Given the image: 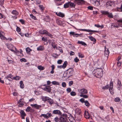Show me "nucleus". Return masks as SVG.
<instances>
[{"label":"nucleus","instance_id":"f257e3e1","mask_svg":"<svg viewBox=\"0 0 122 122\" xmlns=\"http://www.w3.org/2000/svg\"><path fill=\"white\" fill-rule=\"evenodd\" d=\"M103 71V69L99 68L95 69L93 71V73L94 74V76L97 78H100L102 76Z\"/></svg>","mask_w":122,"mask_h":122},{"label":"nucleus","instance_id":"f03ea898","mask_svg":"<svg viewBox=\"0 0 122 122\" xmlns=\"http://www.w3.org/2000/svg\"><path fill=\"white\" fill-rule=\"evenodd\" d=\"M59 119L61 122H66L67 120V115L66 114H63L61 115Z\"/></svg>","mask_w":122,"mask_h":122},{"label":"nucleus","instance_id":"7ed1b4c3","mask_svg":"<svg viewBox=\"0 0 122 122\" xmlns=\"http://www.w3.org/2000/svg\"><path fill=\"white\" fill-rule=\"evenodd\" d=\"M114 5V2L113 1H109L106 3V7L107 8L111 9L112 5Z\"/></svg>","mask_w":122,"mask_h":122},{"label":"nucleus","instance_id":"20e7f679","mask_svg":"<svg viewBox=\"0 0 122 122\" xmlns=\"http://www.w3.org/2000/svg\"><path fill=\"white\" fill-rule=\"evenodd\" d=\"M113 83L112 82H110L109 86V90L110 93L112 95L114 94L113 91Z\"/></svg>","mask_w":122,"mask_h":122},{"label":"nucleus","instance_id":"39448f33","mask_svg":"<svg viewBox=\"0 0 122 122\" xmlns=\"http://www.w3.org/2000/svg\"><path fill=\"white\" fill-rule=\"evenodd\" d=\"M78 91L81 94H86L87 93V90L85 89H78Z\"/></svg>","mask_w":122,"mask_h":122},{"label":"nucleus","instance_id":"423d86ee","mask_svg":"<svg viewBox=\"0 0 122 122\" xmlns=\"http://www.w3.org/2000/svg\"><path fill=\"white\" fill-rule=\"evenodd\" d=\"M30 106L36 109H39L41 107V105H38L37 104H31Z\"/></svg>","mask_w":122,"mask_h":122},{"label":"nucleus","instance_id":"0eeeda50","mask_svg":"<svg viewBox=\"0 0 122 122\" xmlns=\"http://www.w3.org/2000/svg\"><path fill=\"white\" fill-rule=\"evenodd\" d=\"M12 76L11 74H9L7 76L5 77L4 79L5 80V81L6 82L7 80H8L10 81H12V79L11 78Z\"/></svg>","mask_w":122,"mask_h":122},{"label":"nucleus","instance_id":"6e6552de","mask_svg":"<svg viewBox=\"0 0 122 122\" xmlns=\"http://www.w3.org/2000/svg\"><path fill=\"white\" fill-rule=\"evenodd\" d=\"M79 30L83 31H84L88 32H98V31L96 30H91L86 29H79Z\"/></svg>","mask_w":122,"mask_h":122},{"label":"nucleus","instance_id":"1a4fd4ad","mask_svg":"<svg viewBox=\"0 0 122 122\" xmlns=\"http://www.w3.org/2000/svg\"><path fill=\"white\" fill-rule=\"evenodd\" d=\"M53 113L60 115L61 114V113L60 111L58 110H54L53 112Z\"/></svg>","mask_w":122,"mask_h":122},{"label":"nucleus","instance_id":"9d476101","mask_svg":"<svg viewBox=\"0 0 122 122\" xmlns=\"http://www.w3.org/2000/svg\"><path fill=\"white\" fill-rule=\"evenodd\" d=\"M84 115L85 117L86 118H89L90 117V115L88 112L86 110L85 111Z\"/></svg>","mask_w":122,"mask_h":122},{"label":"nucleus","instance_id":"9b49d317","mask_svg":"<svg viewBox=\"0 0 122 122\" xmlns=\"http://www.w3.org/2000/svg\"><path fill=\"white\" fill-rule=\"evenodd\" d=\"M20 113L21 114L22 118L23 119H24V117L25 116H26V114L24 111L23 110H21L20 111Z\"/></svg>","mask_w":122,"mask_h":122},{"label":"nucleus","instance_id":"f8f14e48","mask_svg":"<svg viewBox=\"0 0 122 122\" xmlns=\"http://www.w3.org/2000/svg\"><path fill=\"white\" fill-rule=\"evenodd\" d=\"M47 101V102H49L50 105H52L53 103V100L49 97L48 98Z\"/></svg>","mask_w":122,"mask_h":122},{"label":"nucleus","instance_id":"ddd939ff","mask_svg":"<svg viewBox=\"0 0 122 122\" xmlns=\"http://www.w3.org/2000/svg\"><path fill=\"white\" fill-rule=\"evenodd\" d=\"M12 13L15 15V16H12V17H15V16L18 14V13L15 10H13L12 12Z\"/></svg>","mask_w":122,"mask_h":122},{"label":"nucleus","instance_id":"4468645a","mask_svg":"<svg viewBox=\"0 0 122 122\" xmlns=\"http://www.w3.org/2000/svg\"><path fill=\"white\" fill-rule=\"evenodd\" d=\"M4 34L2 32H0V37L2 39L4 40L6 38L3 35Z\"/></svg>","mask_w":122,"mask_h":122},{"label":"nucleus","instance_id":"2eb2a0df","mask_svg":"<svg viewBox=\"0 0 122 122\" xmlns=\"http://www.w3.org/2000/svg\"><path fill=\"white\" fill-rule=\"evenodd\" d=\"M105 51H104L105 55L106 56H108V55L109 54V50H108V49H107V50H106V47L105 46Z\"/></svg>","mask_w":122,"mask_h":122},{"label":"nucleus","instance_id":"dca6fc26","mask_svg":"<svg viewBox=\"0 0 122 122\" xmlns=\"http://www.w3.org/2000/svg\"><path fill=\"white\" fill-rule=\"evenodd\" d=\"M44 90L47 91L48 92H50L51 91V88L50 86H46V87L44 88Z\"/></svg>","mask_w":122,"mask_h":122},{"label":"nucleus","instance_id":"f3484780","mask_svg":"<svg viewBox=\"0 0 122 122\" xmlns=\"http://www.w3.org/2000/svg\"><path fill=\"white\" fill-rule=\"evenodd\" d=\"M56 15H57L61 17H63L64 16V15L62 13H61L60 12H59L58 13L56 12Z\"/></svg>","mask_w":122,"mask_h":122},{"label":"nucleus","instance_id":"a211bd4d","mask_svg":"<svg viewBox=\"0 0 122 122\" xmlns=\"http://www.w3.org/2000/svg\"><path fill=\"white\" fill-rule=\"evenodd\" d=\"M78 5H80L82 4L84 2L83 0H75Z\"/></svg>","mask_w":122,"mask_h":122},{"label":"nucleus","instance_id":"6ab92c4d","mask_svg":"<svg viewBox=\"0 0 122 122\" xmlns=\"http://www.w3.org/2000/svg\"><path fill=\"white\" fill-rule=\"evenodd\" d=\"M47 31H46V30H41L39 31V33L40 34H46Z\"/></svg>","mask_w":122,"mask_h":122},{"label":"nucleus","instance_id":"aec40b11","mask_svg":"<svg viewBox=\"0 0 122 122\" xmlns=\"http://www.w3.org/2000/svg\"><path fill=\"white\" fill-rule=\"evenodd\" d=\"M48 98V97H44L42 96L41 97V98H42V100L44 102L47 101V100Z\"/></svg>","mask_w":122,"mask_h":122},{"label":"nucleus","instance_id":"412c9836","mask_svg":"<svg viewBox=\"0 0 122 122\" xmlns=\"http://www.w3.org/2000/svg\"><path fill=\"white\" fill-rule=\"evenodd\" d=\"M20 87L21 88H23L24 87V85L23 83V82L22 81H20Z\"/></svg>","mask_w":122,"mask_h":122},{"label":"nucleus","instance_id":"4be33fe9","mask_svg":"<svg viewBox=\"0 0 122 122\" xmlns=\"http://www.w3.org/2000/svg\"><path fill=\"white\" fill-rule=\"evenodd\" d=\"M78 43L81 44V45L85 46L86 45V44L84 42L82 41H78Z\"/></svg>","mask_w":122,"mask_h":122},{"label":"nucleus","instance_id":"5701e85b","mask_svg":"<svg viewBox=\"0 0 122 122\" xmlns=\"http://www.w3.org/2000/svg\"><path fill=\"white\" fill-rule=\"evenodd\" d=\"M69 3V6L72 7H74L75 6V5L73 3L71 2H68Z\"/></svg>","mask_w":122,"mask_h":122},{"label":"nucleus","instance_id":"b1692460","mask_svg":"<svg viewBox=\"0 0 122 122\" xmlns=\"http://www.w3.org/2000/svg\"><path fill=\"white\" fill-rule=\"evenodd\" d=\"M92 41L94 42H96V40L95 38L92 36H90L88 37Z\"/></svg>","mask_w":122,"mask_h":122},{"label":"nucleus","instance_id":"393cba45","mask_svg":"<svg viewBox=\"0 0 122 122\" xmlns=\"http://www.w3.org/2000/svg\"><path fill=\"white\" fill-rule=\"evenodd\" d=\"M57 23L59 25H61L62 24L61 21L59 20H56Z\"/></svg>","mask_w":122,"mask_h":122},{"label":"nucleus","instance_id":"a878e982","mask_svg":"<svg viewBox=\"0 0 122 122\" xmlns=\"http://www.w3.org/2000/svg\"><path fill=\"white\" fill-rule=\"evenodd\" d=\"M69 6V4L68 2L64 4V7L65 8H67Z\"/></svg>","mask_w":122,"mask_h":122},{"label":"nucleus","instance_id":"bb28decb","mask_svg":"<svg viewBox=\"0 0 122 122\" xmlns=\"http://www.w3.org/2000/svg\"><path fill=\"white\" fill-rule=\"evenodd\" d=\"M37 68L38 69L40 70H43L44 69V67L42 66H38Z\"/></svg>","mask_w":122,"mask_h":122},{"label":"nucleus","instance_id":"cd10ccee","mask_svg":"<svg viewBox=\"0 0 122 122\" xmlns=\"http://www.w3.org/2000/svg\"><path fill=\"white\" fill-rule=\"evenodd\" d=\"M101 13L103 14L104 15H107L108 14V12L107 11H101Z\"/></svg>","mask_w":122,"mask_h":122},{"label":"nucleus","instance_id":"c85d7f7f","mask_svg":"<svg viewBox=\"0 0 122 122\" xmlns=\"http://www.w3.org/2000/svg\"><path fill=\"white\" fill-rule=\"evenodd\" d=\"M37 49L38 51H42L43 50V48L42 46H40L38 47Z\"/></svg>","mask_w":122,"mask_h":122},{"label":"nucleus","instance_id":"c756f323","mask_svg":"<svg viewBox=\"0 0 122 122\" xmlns=\"http://www.w3.org/2000/svg\"><path fill=\"white\" fill-rule=\"evenodd\" d=\"M120 99L119 97H116L114 99V101L116 102H119L120 101Z\"/></svg>","mask_w":122,"mask_h":122},{"label":"nucleus","instance_id":"7c9ffc66","mask_svg":"<svg viewBox=\"0 0 122 122\" xmlns=\"http://www.w3.org/2000/svg\"><path fill=\"white\" fill-rule=\"evenodd\" d=\"M84 103L85 105L86 106L89 107L90 105V103L87 101H85Z\"/></svg>","mask_w":122,"mask_h":122},{"label":"nucleus","instance_id":"2f4dec72","mask_svg":"<svg viewBox=\"0 0 122 122\" xmlns=\"http://www.w3.org/2000/svg\"><path fill=\"white\" fill-rule=\"evenodd\" d=\"M45 20L47 22H48L50 20L49 17L46 16L45 18Z\"/></svg>","mask_w":122,"mask_h":122},{"label":"nucleus","instance_id":"473e14b6","mask_svg":"<svg viewBox=\"0 0 122 122\" xmlns=\"http://www.w3.org/2000/svg\"><path fill=\"white\" fill-rule=\"evenodd\" d=\"M52 83L53 85H59V83L58 82L56 81H53L52 82Z\"/></svg>","mask_w":122,"mask_h":122},{"label":"nucleus","instance_id":"72a5a7b5","mask_svg":"<svg viewBox=\"0 0 122 122\" xmlns=\"http://www.w3.org/2000/svg\"><path fill=\"white\" fill-rule=\"evenodd\" d=\"M107 15L108 17L110 18H113V16L111 13H109L108 12Z\"/></svg>","mask_w":122,"mask_h":122},{"label":"nucleus","instance_id":"f704fd0d","mask_svg":"<svg viewBox=\"0 0 122 122\" xmlns=\"http://www.w3.org/2000/svg\"><path fill=\"white\" fill-rule=\"evenodd\" d=\"M70 95L72 96H74L76 95V93L72 91L70 92Z\"/></svg>","mask_w":122,"mask_h":122},{"label":"nucleus","instance_id":"c9c22d12","mask_svg":"<svg viewBox=\"0 0 122 122\" xmlns=\"http://www.w3.org/2000/svg\"><path fill=\"white\" fill-rule=\"evenodd\" d=\"M80 96L81 97H83L85 98H87L88 97V96L86 95H83V94H81L80 95Z\"/></svg>","mask_w":122,"mask_h":122},{"label":"nucleus","instance_id":"e433bc0d","mask_svg":"<svg viewBox=\"0 0 122 122\" xmlns=\"http://www.w3.org/2000/svg\"><path fill=\"white\" fill-rule=\"evenodd\" d=\"M102 0H96V1H95V2H94V3H96L97 2L98 4H97V5H100V2L102 1Z\"/></svg>","mask_w":122,"mask_h":122},{"label":"nucleus","instance_id":"4c0bfd02","mask_svg":"<svg viewBox=\"0 0 122 122\" xmlns=\"http://www.w3.org/2000/svg\"><path fill=\"white\" fill-rule=\"evenodd\" d=\"M67 61H65L64 64H63V67L64 68H65L67 66Z\"/></svg>","mask_w":122,"mask_h":122},{"label":"nucleus","instance_id":"58836bf2","mask_svg":"<svg viewBox=\"0 0 122 122\" xmlns=\"http://www.w3.org/2000/svg\"><path fill=\"white\" fill-rule=\"evenodd\" d=\"M73 70L71 69H69L68 70V72L67 73H68L69 74H72V73Z\"/></svg>","mask_w":122,"mask_h":122},{"label":"nucleus","instance_id":"ea45409f","mask_svg":"<svg viewBox=\"0 0 122 122\" xmlns=\"http://www.w3.org/2000/svg\"><path fill=\"white\" fill-rule=\"evenodd\" d=\"M118 85L119 86L118 87H120L121 86H122L121 84V82L119 80H118Z\"/></svg>","mask_w":122,"mask_h":122},{"label":"nucleus","instance_id":"a19ab883","mask_svg":"<svg viewBox=\"0 0 122 122\" xmlns=\"http://www.w3.org/2000/svg\"><path fill=\"white\" fill-rule=\"evenodd\" d=\"M26 50L27 53H29L31 51V50L29 48L27 47L26 48Z\"/></svg>","mask_w":122,"mask_h":122},{"label":"nucleus","instance_id":"79ce46f5","mask_svg":"<svg viewBox=\"0 0 122 122\" xmlns=\"http://www.w3.org/2000/svg\"><path fill=\"white\" fill-rule=\"evenodd\" d=\"M39 7L40 9L42 10H43L44 9V7L42 5H39Z\"/></svg>","mask_w":122,"mask_h":122},{"label":"nucleus","instance_id":"37998d69","mask_svg":"<svg viewBox=\"0 0 122 122\" xmlns=\"http://www.w3.org/2000/svg\"><path fill=\"white\" fill-rule=\"evenodd\" d=\"M78 56L79 57H80L81 58H83L84 57V56L82 54L79 53H78Z\"/></svg>","mask_w":122,"mask_h":122},{"label":"nucleus","instance_id":"c03bdc74","mask_svg":"<svg viewBox=\"0 0 122 122\" xmlns=\"http://www.w3.org/2000/svg\"><path fill=\"white\" fill-rule=\"evenodd\" d=\"M57 55L56 53H53L52 55V56L54 57L55 58H57Z\"/></svg>","mask_w":122,"mask_h":122},{"label":"nucleus","instance_id":"a18cd8bd","mask_svg":"<svg viewBox=\"0 0 122 122\" xmlns=\"http://www.w3.org/2000/svg\"><path fill=\"white\" fill-rule=\"evenodd\" d=\"M30 17L32 18L33 19L35 20H36V17L34 16L32 14L30 15Z\"/></svg>","mask_w":122,"mask_h":122},{"label":"nucleus","instance_id":"49530a36","mask_svg":"<svg viewBox=\"0 0 122 122\" xmlns=\"http://www.w3.org/2000/svg\"><path fill=\"white\" fill-rule=\"evenodd\" d=\"M74 61L76 62H78L79 61V59H78V58L77 57H76L74 59Z\"/></svg>","mask_w":122,"mask_h":122},{"label":"nucleus","instance_id":"de8ad7c7","mask_svg":"<svg viewBox=\"0 0 122 122\" xmlns=\"http://www.w3.org/2000/svg\"><path fill=\"white\" fill-rule=\"evenodd\" d=\"M42 116H43L44 117L46 118H47L48 117V116L46 114H41L40 117H42Z\"/></svg>","mask_w":122,"mask_h":122},{"label":"nucleus","instance_id":"09e8293b","mask_svg":"<svg viewBox=\"0 0 122 122\" xmlns=\"http://www.w3.org/2000/svg\"><path fill=\"white\" fill-rule=\"evenodd\" d=\"M109 87V86L108 85H107L105 87H103L102 88H103L104 89H108Z\"/></svg>","mask_w":122,"mask_h":122},{"label":"nucleus","instance_id":"8fccbe9b","mask_svg":"<svg viewBox=\"0 0 122 122\" xmlns=\"http://www.w3.org/2000/svg\"><path fill=\"white\" fill-rule=\"evenodd\" d=\"M66 91L67 93H69L71 91V89L69 87L67 88L66 89Z\"/></svg>","mask_w":122,"mask_h":122},{"label":"nucleus","instance_id":"3c124183","mask_svg":"<svg viewBox=\"0 0 122 122\" xmlns=\"http://www.w3.org/2000/svg\"><path fill=\"white\" fill-rule=\"evenodd\" d=\"M16 30L17 32H19L20 31L21 29L19 27L17 26Z\"/></svg>","mask_w":122,"mask_h":122},{"label":"nucleus","instance_id":"603ef678","mask_svg":"<svg viewBox=\"0 0 122 122\" xmlns=\"http://www.w3.org/2000/svg\"><path fill=\"white\" fill-rule=\"evenodd\" d=\"M88 9L91 10H93V7L91 6H89L87 7Z\"/></svg>","mask_w":122,"mask_h":122},{"label":"nucleus","instance_id":"864d4df0","mask_svg":"<svg viewBox=\"0 0 122 122\" xmlns=\"http://www.w3.org/2000/svg\"><path fill=\"white\" fill-rule=\"evenodd\" d=\"M30 107H27L26 110V111L27 112H29L30 111Z\"/></svg>","mask_w":122,"mask_h":122},{"label":"nucleus","instance_id":"5fc2aeb1","mask_svg":"<svg viewBox=\"0 0 122 122\" xmlns=\"http://www.w3.org/2000/svg\"><path fill=\"white\" fill-rule=\"evenodd\" d=\"M62 86L63 87H65L66 86V83L65 82H63L62 84Z\"/></svg>","mask_w":122,"mask_h":122},{"label":"nucleus","instance_id":"6e6d98bb","mask_svg":"<svg viewBox=\"0 0 122 122\" xmlns=\"http://www.w3.org/2000/svg\"><path fill=\"white\" fill-rule=\"evenodd\" d=\"M42 41H47V38L46 37L44 38L43 37L42 38Z\"/></svg>","mask_w":122,"mask_h":122},{"label":"nucleus","instance_id":"4d7b16f0","mask_svg":"<svg viewBox=\"0 0 122 122\" xmlns=\"http://www.w3.org/2000/svg\"><path fill=\"white\" fill-rule=\"evenodd\" d=\"M46 35H47L49 37H52V35L51 34H50L48 32H47L46 34Z\"/></svg>","mask_w":122,"mask_h":122},{"label":"nucleus","instance_id":"13d9d810","mask_svg":"<svg viewBox=\"0 0 122 122\" xmlns=\"http://www.w3.org/2000/svg\"><path fill=\"white\" fill-rule=\"evenodd\" d=\"M62 61L61 60H58L57 61V63L59 64H61L62 62Z\"/></svg>","mask_w":122,"mask_h":122},{"label":"nucleus","instance_id":"bf43d9fd","mask_svg":"<svg viewBox=\"0 0 122 122\" xmlns=\"http://www.w3.org/2000/svg\"><path fill=\"white\" fill-rule=\"evenodd\" d=\"M54 121L56 122H57L58 121L59 119L58 117H56L54 119Z\"/></svg>","mask_w":122,"mask_h":122},{"label":"nucleus","instance_id":"052dcab7","mask_svg":"<svg viewBox=\"0 0 122 122\" xmlns=\"http://www.w3.org/2000/svg\"><path fill=\"white\" fill-rule=\"evenodd\" d=\"M19 21L22 24H24L25 21H24L22 19H20L19 20Z\"/></svg>","mask_w":122,"mask_h":122},{"label":"nucleus","instance_id":"680f3d73","mask_svg":"<svg viewBox=\"0 0 122 122\" xmlns=\"http://www.w3.org/2000/svg\"><path fill=\"white\" fill-rule=\"evenodd\" d=\"M20 61H24V62H26V60L25 58H22L20 59Z\"/></svg>","mask_w":122,"mask_h":122},{"label":"nucleus","instance_id":"e2e57ef3","mask_svg":"<svg viewBox=\"0 0 122 122\" xmlns=\"http://www.w3.org/2000/svg\"><path fill=\"white\" fill-rule=\"evenodd\" d=\"M20 79V77L18 76H16L15 77L14 79L16 80H18Z\"/></svg>","mask_w":122,"mask_h":122},{"label":"nucleus","instance_id":"0e129e2a","mask_svg":"<svg viewBox=\"0 0 122 122\" xmlns=\"http://www.w3.org/2000/svg\"><path fill=\"white\" fill-rule=\"evenodd\" d=\"M80 101L82 103L84 102L85 101H84V99L83 98H81L80 100Z\"/></svg>","mask_w":122,"mask_h":122},{"label":"nucleus","instance_id":"69168bd1","mask_svg":"<svg viewBox=\"0 0 122 122\" xmlns=\"http://www.w3.org/2000/svg\"><path fill=\"white\" fill-rule=\"evenodd\" d=\"M80 35V34H75L74 33V35H73V36L74 37H78V36H79Z\"/></svg>","mask_w":122,"mask_h":122},{"label":"nucleus","instance_id":"338daca9","mask_svg":"<svg viewBox=\"0 0 122 122\" xmlns=\"http://www.w3.org/2000/svg\"><path fill=\"white\" fill-rule=\"evenodd\" d=\"M73 82L72 81H71L69 82V85L70 86H71L73 84Z\"/></svg>","mask_w":122,"mask_h":122},{"label":"nucleus","instance_id":"774afa93","mask_svg":"<svg viewBox=\"0 0 122 122\" xmlns=\"http://www.w3.org/2000/svg\"><path fill=\"white\" fill-rule=\"evenodd\" d=\"M118 11L119 12H122V8H119L117 9Z\"/></svg>","mask_w":122,"mask_h":122}]
</instances>
